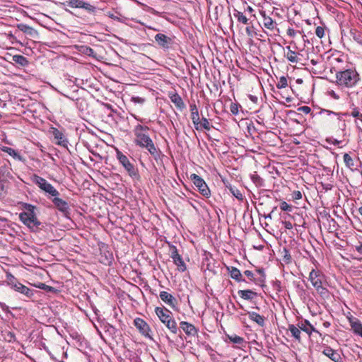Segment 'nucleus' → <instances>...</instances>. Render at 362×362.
<instances>
[{
	"label": "nucleus",
	"instance_id": "46",
	"mask_svg": "<svg viewBox=\"0 0 362 362\" xmlns=\"http://www.w3.org/2000/svg\"><path fill=\"white\" fill-rule=\"evenodd\" d=\"M283 252L284 253V256H283V259H282L283 262L285 264L290 263L291 261V256L289 253V251L288 250H286V248H284Z\"/></svg>",
	"mask_w": 362,
	"mask_h": 362
},
{
	"label": "nucleus",
	"instance_id": "24",
	"mask_svg": "<svg viewBox=\"0 0 362 362\" xmlns=\"http://www.w3.org/2000/svg\"><path fill=\"white\" fill-rule=\"evenodd\" d=\"M247 315L250 320L256 322L259 326L262 327H264L266 318L263 315H261L259 313L253 311L247 312Z\"/></svg>",
	"mask_w": 362,
	"mask_h": 362
},
{
	"label": "nucleus",
	"instance_id": "54",
	"mask_svg": "<svg viewBox=\"0 0 362 362\" xmlns=\"http://www.w3.org/2000/svg\"><path fill=\"white\" fill-rule=\"evenodd\" d=\"M298 110L307 115L311 112V108L308 106L304 105L298 107Z\"/></svg>",
	"mask_w": 362,
	"mask_h": 362
},
{
	"label": "nucleus",
	"instance_id": "50",
	"mask_svg": "<svg viewBox=\"0 0 362 362\" xmlns=\"http://www.w3.org/2000/svg\"><path fill=\"white\" fill-rule=\"evenodd\" d=\"M315 34L319 38H322L325 35V28L322 26H317L315 29Z\"/></svg>",
	"mask_w": 362,
	"mask_h": 362
},
{
	"label": "nucleus",
	"instance_id": "28",
	"mask_svg": "<svg viewBox=\"0 0 362 362\" xmlns=\"http://www.w3.org/2000/svg\"><path fill=\"white\" fill-rule=\"evenodd\" d=\"M30 284L35 288L42 289V290L45 291L46 292H49V293H57L59 291L58 289H57L52 286H48L44 283H41V282L33 283V284L30 283Z\"/></svg>",
	"mask_w": 362,
	"mask_h": 362
},
{
	"label": "nucleus",
	"instance_id": "61",
	"mask_svg": "<svg viewBox=\"0 0 362 362\" xmlns=\"http://www.w3.org/2000/svg\"><path fill=\"white\" fill-rule=\"evenodd\" d=\"M286 229L291 230L293 228V226L290 221H284L282 222Z\"/></svg>",
	"mask_w": 362,
	"mask_h": 362
},
{
	"label": "nucleus",
	"instance_id": "40",
	"mask_svg": "<svg viewBox=\"0 0 362 362\" xmlns=\"http://www.w3.org/2000/svg\"><path fill=\"white\" fill-rule=\"evenodd\" d=\"M230 193L239 201H243L244 196L237 187L230 185L228 187Z\"/></svg>",
	"mask_w": 362,
	"mask_h": 362
},
{
	"label": "nucleus",
	"instance_id": "62",
	"mask_svg": "<svg viewBox=\"0 0 362 362\" xmlns=\"http://www.w3.org/2000/svg\"><path fill=\"white\" fill-rule=\"evenodd\" d=\"M356 250L362 254V241L358 243V245L355 246Z\"/></svg>",
	"mask_w": 362,
	"mask_h": 362
},
{
	"label": "nucleus",
	"instance_id": "32",
	"mask_svg": "<svg viewBox=\"0 0 362 362\" xmlns=\"http://www.w3.org/2000/svg\"><path fill=\"white\" fill-rule=\"evenodd\" d=\"M2 151L6 153H8L9 156L13 157L15 160L22 161L23 160V157L21 156V154L15 149L8 147V146H3Z\"/></svg>",
	"mask_w": 362,
	"mask_h": 362
},
{
	"label": "nucleus",
	"instance_id": "49",
	"mask_svg": "<svg viewBox=\"0 0 362 362\" xmlns=\"http://www.w3.org/2000/svg\"><path fill=\"white\" fill-rule=\"evenodd\" d=\"M280 206V209L282 211H291V210H292V206L291 205H289L285 201L281 202L280 203V206Z\"/></svg>",
	"mask_w": 362,
	"mask_h": 362
},
{
	"label": "nucleus",
	"instance_id": "29",
	"mask_svg": "<svg viewBox=\"0 0 362 362\" xmlns=\"http://www.w3.org/2000/svg\"><path fill=\"white\" fill-rule=\"evenodd\" d=\"M189 109L191 112V119L194 124L197 125L198 120L199 119V113L198 107L195 103H191L189 105Z\"/></svg>",
	"mask_w": 362,
	"mask_h": 362
},
{
	"label": "nucleus",
	"instance_id": "4",
	"mask_svg": "<svg viewBox=\"0 0 362 362\" xmlns=\"http://www.w3.org/2000/svg\"><path fill=\"white\" fill-rule=\"evenodd\" d=\"M155 313L159 320L163 323L170 332L174 334H177L179 332L177 322L173 317V313L170 310L165 307H156Z\"/></svg>",
	"mask_w": 362,
	"mask_h": 362
},
{
	"label": "nucleus",
	"instance_id": "7",
	"mask_svg": "<svg viewBox=\"0 0 362 362\" xmlns=\"http://www.w3.org/2000/svg\"><path fill=\"white\" fill-rule=\"evenodd\" d=\"M156 42L164 51L175 49L177 46L175 36H168L163 33H158L154 37Z\"/></svg>",
	"mask_w": 362,
	"mask_h": 362
},
{
	"label": "nucleus",
	"instance_id": "23",
	"mask_svg": "<svg viewBox=\"0 0 362 362\" xmlns=\"http://www.w3.org/2000/svg\"><path fill=\"white\" fill-rule=\"evenodd\" d=\"M6 281L8 286H9L12 289L18 293L21 288V286L23 285L11 273H6Z\"/></svg>",
	"mask_w": 362,
	"mask_h": 362
},
{
	"label": "nucleus",
	"instance_id": "45",
	"mask_svg": "<svg viewBox=\"0 0 362 362\" xmlns=\"http://www.w3.org/2000/svg\"><path fill=\"white\" fill-rule=\"evenodd\" d=\"M130 101L134 104L143 105L146 102V99L139 96H132Z\"/></svg>",
	"mask_w": 362,
	"mask_h": 362
},
{
	"label": "nucleus",
	"instance_id": "34",
	"mask_svg": "<svg viewBox=\"0 0 362 362\" xmlns=\"http://www.w3.org/2000/svg\"><path fill=\"white\" fill-rule=\"evenodd\" d=\"M238 293L240 298L245 300H252L257 295L255 292L251 290H240Z\"/></svg>",
	"mask_w": 362,
	"mask_h": 362
},
{
	"label": "nucleus",
	"instance_id": "16",
	"mask_svg": "<svg viewBox=\"0 0 362 362\" xmlns=\"http://www.w3.org/2000/svg\"><path fill=\"white\" fill-rule=\"evenodd\" d=\"M52 202L54 204V206L64 216H66L69 214V205L66 201L57 197H54Z\"/></svg>",
	"mask_w": 362,
	"mask_h": 362
},
{
	"label": "nucleus",
	"instance_id": "55",
	"mask_svg": "<svg viewBox=\"0 0 362 362\" xmlns=\"http://www.w3.org/2000/svg\"><path fill=\"white\" fill-rule=\"evenodd\" d=\"M6 337L9 342L16 341V335L13 332H8Z\"/></svg>",
	"mask_w": 362,
	"mask_h": 362
},
{
	"label": "nucleus",
	"instance_id": "21",
	"mask_svg": "<svg viewBox=\"0 0 362 362\" xmlns=\"http://www.w3.org/2000/svg\"><path fill=\"white\" fill-rule=\"evenodd\" d=\"M16 28L20 31L23 32L25 35H29L30 37H35L38 35L37 31L35 29H34L33 27H31L27 24L18 23L16 25Z\"/></svg>",
	"mask_w": 362,
	"mask_h": 362
},
{
	"label": "nucleus",
	"instance_id": "39",
	"mask_svg": "<svg viewBox=\"0 0 362 362\" xmlns=\"http://www.w3.org/2000/svg\"><path fill=\"white\" fill-rule=\"evenodd\" d=\"M250 178L256 187H260L264 185L263 179L256 172L250 175Z\"/></svg>",
	"mask_w": 362,
	"mask_h": 362
},
{
	"label": "nucleus",
	"instance_id": "37",
	"mask_svg": "<svg viewBox=\"0 0 362 362\" xmlns=\"http://www.w3.org/2000/svg\"><path fill=\"white\" fill-rule=\"evenodd\" d=\"M343 158L346 166L350 170H354L355 167V162L351 156L348 153H344Z\"/></svg>",
	"mask_w": 362,
	"mask_h": 362
},
{
	"label": "nucleus",
	"instance_id": "20",
	"mask_svg": "<svg viewBox=\"0 0 362 362\" xmlns=\"http://www.w3.org/2000/svg\"><path fill=\"white\" fill-rule=\"evenodd\" d=\"M52 134H53L54 139L57 141H56L57 144L64 146V147L67 146L68 141H67L66 138L65 137L64 134H63V132H62L57 128H53L52 129Z\"/></svg>",
	"mask_w": 362,
	"mask_h": 362
},
{
	"label": "nucleus",
	"instance_id": "5",
	"mask_svg": "<svg viewBox=\"0 0 362 362\" xmlns=\"http://www.w3.org/2000/svg\"><path fill=\"white\" fill-rule=\"evenodd\" d=\"M116 158L119 163L123 166L129 177L134 180H139V173L138 168L133 164L128 157L119 150H116Z\"/></svg>",
	"mask_w": 362,
	"mask_h": 362
},
{
	"label": "nucleus",
	"instance_id": "12",
	"mask_svg": "<svg viewBox=\"0 0 362 362\" xmlns=\"http://www.w3.org/2000/svg\"><path fill=\"white\" fill-rule=\"evenodd\" d=\"M309 279L315 288L321 286H328V281L324 273H309Z\"/></svg>",
	"mask_w": 362,
	"mask_h": 362
},
{
	"label": "nucleus",
	"instance_id": "59",
	"mask_svg": "<svg viewBox=\"0 0 362 362\" xmlns=\"http://www.w3.org/2000/svg\"><path fill=\"white\" fill-rule=\"evenodd\" d=\"M320 115L326 114L327 115L329 116V115H334L335 112H333V111L329 110H326V109H321V110L320 111Z\"/></svg>",
	"mask_w": 362,
	"mask_h": 362
},
{
	"label": "nucleus",
	"instance_id": "27",
	"mask_svg": "<svg viewBox=\"0 0 362 362\" xmlns=\"http://www.w3.org/2000/svg\"><path fill=\"white\" fill-rule=\"evenodd\" d=\"M288 330L291 332V336L298 342H301V331L300 328L296 325L293 324H289L288 327Z\"/></svg>",
	"mask_w": 362,
	"mask_h": 362
},
{
	"label": "nucleus",
	"instance_id": "18",
	"mask_svg": "<svg viewBox=\"0 0 362 362\" xmlns=\"http://www.w3.org/2000/svg\"><path fill=\"white\" fill-rule=\"evenodd\" d=\"M168 97L171 102L175 105L179 110H182L185 108V104L181 96L175 91H170Z\"/></svg>",
	"mask_w": 362,
	"mask_h": 362
},
{
	"label": "nucleus",
	"instance_id": "41",
	"mask_svg": "<svg viewBox=\"0 0 362 362\" xmlns=\"http://www.w3.org/2000/svg\"><path fill=\"white\" fill-rule=\"evenodd\" d=\"M226 337L230 340V342L236 344H242L245 341L243 337H239L236 334H226Z\"/></svg>",
	"mask_w": 362,
	"mask_h": 362
},
{
	"label": "nucleus",
	"instance_id": "10",
	"mask_svg": "<svg viewBox=\"0 0 362 362\" xmlns=\"http://www.w3.org/2000/svg\"><path fill=\"white\" fill-rule=\"evenodd\" d=\"M134 325L139 330V333L146 338L153 339L151 329L148 323L141 317H136L134 320Z\"/></svg>",
	"mask_w": 362,
	"mask_h": 362
},
{
	"label": "nucleus",
	"instance_id": "42",
	"mask_svg": "<svg viewBox=\"0 0 362 362\" xmlns=\"http://www.w3.org/2000/svg\"><path fill=\"white\" fill-rule=\"evenodd\" d=\"M278 89L284 88L288 86V81L286 76H281L279 81L276 84Z\"/></svg>",
	"mask_w": 362,
	"mask_h": 362
},
{
	"label": "nucleus",
	"instance_id": "58",
	"mask_svg": "<svg viewBox=\"0 0 362 362\" xmlns=\"http://www.w3.org/2000/svg\"><path fill=\"white\" fill-rule=\"evenodd\" d=\"M328 95L334 100H339L340 96L333 90L328 91Z\"/></svg>",
	"mask_w": 362,
	"mask_h": 362
},
{
	"label": "nucleus",
	"instance_id": "15",
	"mask_svg": "<svg viewBox=\"0 0 362 362\" xmlns=\"http://www.w3.org/2000/svg\"><path fill=\"white\" fill-rule=\"evenodd\" d=\"M247 276L246 282H252L255 285L263 286L265 281L264 273H245Z\"/></svg>",
	"mask_w": 362,
	"mask_h": 362
},
{
	"label": "nucleus",
	"instance_id": "36",
	"mask_svg": "<svg viewBox=\"0 0 362 362\" xmlns=\"http://www.w3.org/2000/svg\"><path fill=\"white\" fill-rule=\"evenodd\" d=\"M104 256L101 255V257L100 261L104 264H110L113 260V255L109 251H103ZM101 254H103V250H101Z\"/></svg>",
	"mask_w": 362,
	"mask_h": 362
},
{
	"label": "nucleus",
	"instance_id": "53",
	"mask_svg": "<svg viewBox=\"0 0 362 362\" xmlns=\"http://www.w3.org/2000/svg\"><path fill=\"white\" fill-rule=\"evenodd\" d=\"M74 339L76 341L79 346L83 347V343L86 342L83 337L79 334H76Z\"/></svg>",
	"mask_w": 362,
	"mask_h": 362
},
{
	"label": "nucleus",
	"instance_id": "14",
	"mask_svg": "<svg viewBox=\"0 0 362 362\" xmlns=\"http://www.w3.org/2000/svg\"><path fill=\"white\" fill-rule=\"evenodd\" d=\"M323 348L322 353L332 361L344 362V359L338 350H334L327 345H323Z\"/></svg>",
	"mask_w": 362,
	"mask_h": 362
},
{
	"label": "nucleus",
	"instance_id": "9",
	"mask_svg": "<svg viewBox=\"0 0 362 362\" xmlns=\"http://www.w3.org/2000/svg\"><path fill=\"white\" fill-rule=\"evenodd\" d=\"M189 178L202 196L206 198L211 196V191L203 178L195 173L191 174Z\"/></svg>",
	"mask_w": 362,
	"mask_h": 362
},
{
	"label": "nucleus",
	"instance_id": "17",
	"mask_svg": "<svg viewBox=\"0 0 362 362\" xmlns=\"http://www.w3.org/2000/svg\"><path fill=\"white\" fill-rule=\"evenodd\" d=\"M180 327L188 337H195L199 332L194 325L185 321L180 322Z\"/></svg>",
	"mask_w": 362,
	"mask_h": 362
},
{
	"label": "nucleus",
	"instance_id": "52",
	"mask_svg": "<svg viewBox=\"0 0 362 362\" xmlns=\"http://www.w3.org/2000/svg\"><path fill=\"white\" fill-rule=\"evenodd\" d=\"M0 308L5 313L10 314L11 316H13V314L10 310L9 307L6 303L0 302Z\"/></svg>",
	"mask_w": 362,
	"mask_h": 362
},
{
	"label": "nucleus",
	"instance_id": "48",
	"mask_svg": "<svg viewBox=\"0 0 362 362\" xmlns=\"http://www.w3.org/2000/svg\"><path fill=\"white\" fill-rule=\"evenodd\" d=\"M202 345L211 356L214 355L215 351L209 344L203 342Z\"/></svg>",
	"mask_w": 362,
	"mask_h": 362
},
{
	"label": "nucleus",
	"instance_id": "6",
	"mask_svg": "<svg viewBox=\"0 0 362 362\" xmlns=\"http://www.w3.org/2000/svg\"><path fill=\"white\" fill-rule=\"evenodd\" d=\"M31 181L37 185L42 190L49 194L52 197H58L59 195V192L52 185L49 183L45 178L33 174L30 177Z\"/></svg>",
	"mask_w": 362,
	"mask_h": 362
},
{
	"label": "nucleus",
	"instance_id": "64",
	"mask_svg": "<svg viewBox=\"0 0 362 362\" xmlns=\"http://www.w3.org/2000/svg\"><path fill=\"white\" fill-rule=\"evenodd\" d=\"M322 325L325 328H329L331 325V323L329 322L325 321L322 323Z\"/></svg>",
	"mask_w": 362,
	"mask_h": 362
},
{
	"label": "nucleus",
	"instance_id": "63",
	"mask_svg": "<svg viewBox=\"0 0 362 362\" xmlns=\"http://www.w3.org/2000/svg\"><path fill=\"white\" fill-rule=\"evenodd\" d=\"M249 98L250 99L251 101H252L255 103H257L258 101V98L255 95H250Z\"/></svg>",
	"mask_w": 362,
	"mask_h": 362
},
{
	"label": "nucleus",
	"instance_id": "56",
	"mask_svg": "<svg viewBox=\"0 0 362 362\" xmlns=\"http://www.w3.org/2000/svg\"><path fill=\"white\" fill-rule=\"evenodd\" d=\"M292 197H293V199H296V200L300 199L302 198V193H301V192H300L298 190L294 191L292 193Z\"/></svg>",
	"mask_w": 362,
	"mask_h": 362
},
{
	"label": "nucleus",
	"instance_id": "57",
	"mask_svg": "<svg viewBox=\"0 0 362 362\" xmlns=\"http://www.w3.org/2000/svg\"><path fill=\"white\" fill-rule=\"evenodd\" d=\"M287 35L291 37H294L297 33V31L293 28H288L287 29Z\"/></svg>",
	"mask_w": 362,
	"mask_h": 362
},
{
	"label": "nucleus",
	"instance_id": "13",
	"mask_svg": "<svg viewBox=\"0 0 362 362\" xmlns=\"http://www.w3.org/2000/svg\"><path fill=\"white\" fill-rule=\"evenodd\" d=\"M297 326L300 328V331L305 332L309 337H310L313 332L322 336V334L316 329L308 320L303 319L299 320L297 323Z\"/></svg>",
	"mask_w": 362,
	"mask_h": 362
},
{
	"label": "nucleus",
	"instance_id": "22",
	"mask_svg": "<svg viewBox=\"0 0 362 362\" xmlns=\"http://www.w3.org/2000/svg\"><path fill=\"white\" fill-rule=\"evenodd\" d=\"M262 16L263 18L262 23L264 28L271 31L279 30L276 21H274L270 16H267L264 12Z\"/></svg>",
	"mask_w": 362,
	"mask_h": 362
},
{
	"label": "nucleus",
	"instance_id": "51",
	"mask_svg": "<svg viewBox=\"0 0 362 362\" xmlns=\"http://www.w3.org/2000/svg\"><path fill=\"white\" fill-rule=\"evenodd\" d=\"M281 283L279 280H275L272 281V286L274 291L276 292H280L281 291Z\"/></svg>",
	"mask_w": 362,
	"mask_h": 362
},
{
	"label": "nucleus",
	"instance_id": "38",
	"mask_svg": "<svg viewBox=\"0 0 362 362\" xmlns=\"http://www.w3.org/2000/svg\"><path fill=\"white\" fill-rule=\"evenodd\" d=\"M350 34L354 40L362 46V33L356 29H351L350 30Z\"/></svg>",
	"mask_w": 362,
	"mask_h": 362
},
{
	"label": "nucleus",
	"instance_id": "11",
	"mask_svg": "<svg viewBox=\"0 0 362 362\" xmlns=\"http://www.w3.org/2000/svg\"><path fill=\"white\" fill-rule=\"evenodd\" d=\"M66 5L72 8H83L86 11L93 13L96 10V7L83 0H69L66 1Z\"/></svg>",
	"mask_w": 362,
	"mask_h": 362
},
{
	"label": "nucleus",
	"instance_id": "35",
	"mask_svg": "<svg viewBox=\"0 0 362 362\" xmlns=\"http://www.w3.org/2000/svg\"><path fill=\"white\" fill-rule=\"evenodd\" d=\"M233 16L237 19L239 23L247 24L249 19L243 14V12L238 11L236 8L233 9Z\"/></svg>",
	"mask_w": 362,
	"mask_h": 362
},
{
	"label": "nucleus",
	"instance_id": "44",
	"mask_svg": "<svg viewBox=\"0 0 362 362\" xmlns=\"http://www.w3.org/2000/svg\"><path fill=\"white\" fill-rule=\"evenodd\" d=\"M241 106L238 103H231L230 105V111L233 115H237L239 112V107Z\"/></svg>",
	"mask_w": 362,
	"mask_h": 362
},
{
	"label": "nucleus",
	"instance_id": "26",
	"mask_svg": "<svg viewBox=\"0 0 362 362\" xmlns=\"http://www.w3.org/2000/svg\"><path fill=\"white\" fill-rule=\"evenodd\" d=\"M197 124H198L197 125L194 124V128L197 131H200L202 129L209 131L212 127V125L210 124L209 120L208 119H206V117H202V119H199L198 120Z\"/></svg>",
	"mask_w": 362,
	"mask_h": 362
},
{
	"label": "nucleus",
	"instance_id": "19",
	"mask_svg": "<svg viewBox=\"0 0 362 362\" xmlns=\"http://www.w3.org/2000/svg\"><path fill=\"white\" fill-rule=\"evenodd\" d=\"M160 298L168 305L172 308H175L177 305L176 298L167 291H160L159 294Z\"/></svg>",
	"mask_w": 362,
	"mask_h": 362
},
{
	"label": "nucleus",
	"instance_id": "33",
	"mask_svg": "<svg viewBox=\"0 0 362 362\" xmlns=\"http://www.w3.org/2000/svg\"><path fill=\"white\" fill-rule=\"evenodd\" d=\"M351 329L354 332L362 337V323L358 319L350 321Z\"/></svg>",
	"mask_w": 362,
	"mask_h": 362
},
{
	"label": "nucleus",
	"instance_id": "3",
	"mask_svg": "<svg viewBox=\"0 0 362 362\" xmlns=\"http://www.w3.org/2000/svg\"><path fill=\"white\" fill-rule=\"evenodd\" d=\"M23 208L25 211L19 214L20 220L30 228L33 230L37 229L41 223L37 220L35 213V206L30 204L24 203Z\"/></svg>",
	"mask_w": 362,
	"mask_h": 362
},
{
	"label": "nucleus",
	"instance_id": "47",
	"mask_svg": "<svg viewBox=\"0 0 362 362\" xmlns=\"http://www.w3.org/2000/svg\"><path fill=\"white\" fill-rule=\"evenodd\" d=\"M316 290L321 296L327 297L329 296V291L325 288V286H321Z\"/></svg>",
	"mask_w": 362,
	"mask_h": 362
},
{
	"label": "nucleus",
	"instance_id": "2",
	"mask_svg": "<svg viewBox=\"0 0 362 362\" xmlns=\"http://www.w3.org/2000/svg\"><path fill=\"white\" fill-rule=\"evenodd\" d=\"M360 81V75L355 69H347L336 73V83L341 88H352Z\"/></svg>",
	"mask_w": 362,
	"mask_h": 362
},
{
	"label": "nucleus",
	"instance_id": "8",
	"mask_svg": "<svg viewBox=\"0 0 362 362\" xmlns=\"http://www.w3.org/2000/svg\"><path fill=\"white\" fill-rule=\"evenodd\" d=\"M169 247V255L172 258L173 263L177 266L180 272H185L187 269L186 264L177 247L170 242H167Z\"/></svg>",
	"mask_w": 362,
	"mask_h": 362
},
{
	"label": "nucleus",
	"instance_id": "1",
	"mask_svg": "<svg viewBox=\"0 0 362 362\" xmlns=\"http://www.w3.org/2000/svg\"><path fill=\"white\" fill-rule=\"evenodd\" d=\"M149 130L148 127L137 124L135 126L133 132L135 136L134 144L148 151V152L157 161L160 159L161 151L156 146L150 136L147 134Z\"/></svg>",
	"mask_w": 362,
	"mask_h": 362
},
{
	"label": "nucleus",
	"instance_id": "60",
	"mask_svg": "<svg viewBox=\"0 0 362 362\" xmlns=\"http://www.w3.org/2000/svg\"><path fill=\"white\" fill-rule=\"evenodd\" d=\"M334 115L338 117L339 120H341L343 117L349 116V112H335Z\"/></svg>",
	"mask_w": 362,
	"mask_h": 362
},
{
	"label": "nucleus",
	"instance_id": "31",
	"mask_svg": "<svg viewBox=\"0 0 362 362\" xmlns=\"http://www.w3.org/2000/svg\"><path fill=\"white\" fill-rule=\"evenodd\" d=\"M12 61L21 67H25L29 64L28 59L21 54H16L12 57Z\"/></svg>",
	"mask_w": 362,
	"mask_h": 362
},
{
	"label": "nucleus",
	"instance_id": "43",
	"mask_svg": "<svg viewBox=\"0 0 362 362\" xmlns=\"http://www.w3.org/2000/svg\"><path fill=\"white\" fill-rule=\"evenodd\" d=\"M230 276L235 279L238 282L245 281L246 282V279L243 278V275L242 273H229Z\"/></svg>",
	"mask_w": 362,
	"mask_h": 362
},
{
	"label": "nucleus",
	"instance_id": "25",
	"mask_svg": "<svg viewBox=\"0 0 362 362\" xmlns=\"http://www.w3.org/2000/svg\"><path fill=\"white\" fill-rule=\"evenodd\" d=\"M286 53L285 54V57L291 63L297 64L300 61V58L298 57L299 53L296 52L295 50L291 49V46H287L286 47Z\"/></svg>",
	"mask_w": 362,
	"mask_h": 362
},
{
	"label": "nucleus",
	"instance_id": "30",
	"mask_svg": "<svg viewBox=\"0 0 362 362\" xmlns=\"http://www.w3.org/2000/svg\"><path fill=\"white\" fill-rule=\"evenodd\" d=\"M18 293L29 300V299H32L33 298L35 293H37V291L30 289L28 287H27L23 284L21 286V288H20Z\"/></svg>",
	"mask_w": 362,
	"mask_h": 362
}]
</instances>
